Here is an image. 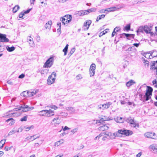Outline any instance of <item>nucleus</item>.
<instances>
[{
    "label": "nucleus",
    "instance_id": "obj_47",
    "mask_svg": "<svg viewBox=\"0 0 157 157\" xmlns=\"http://www.w3.org/2000/svg\"><path fill=\"white\" fill-rule=\"evenodd\" d=\"M132 124L134 125V127L135 128H139V125L138 123L136 124L134 121V123Z\"/></svg>",
    "mask_w": 157,
    "mask_h": 157
},
{
    "label": "nucleus",
    "instance_id": "obj_50",
    "mask_svg": "<svg viewBox=\"0 0 157 157\" xmlns=\"http://www.w3.org/2000/svg\"><path fill=\"white\" fill-rule=\"evenodd\" d=\"M25 76V75L24 74H22L18 76V78H23Z\"/></svg>",
    "mask_w": 157,
    "mask_h": 157
},
{
    "label": "nucleus",
    "instance_id": "obj_4",
    "mask_svg": "<svg viewBox=\"0 0 157 157\" xmlns=\"http://www.w3.org/2000/svg\"><path fill=\"white\" fill-rule=\"evenodd\" d=\"M54 61V58L53 56L50 57L44 63V67H50L53 64Z\"/></svg>",
    "mask_w": 157,
    "mask_h": 157
},
{
    "label": "nucleus",
    "instance_id": "obj_2",
    "mask_svg": "<svg viewBox=\"0 0 157 157\" xmlns=\"http://www.w3.org/2000/svg\"><path fill=\"white\" fill-rule=\"evenodd\" d=\"M33 107H29V106L26 105H21L20 106L19 108H15L13 109L14 111H17L20 110L24 112L28 111L29 110H31L33 109Z\"/></svg>",
    "mask_w": 157,
    "mask_h": 157
},
{
    "label": "nucleus",
    "instance_id": "obj_51",
    "mask_svg": "<svg viewBox=\"0 0 157 157\" xmlns=\"http://www.w3.org/2000/svg\"><path fill=\"white\" fill-rule=\"evenodd\" d=\"M31 9H28L27 10L25 11L23 13H24V14L28 13L30 12V10H31Z\"/></svg>",
    "mask_w": 157,
    "mask_h": 157
},
{
    "label": "nucleus",
    "instance_id": "obj_24",
    "mask_svg": "<svg viewBox=\"0 0 157 157\" xmlns=\"http://www.w3.org/2000/svg\"><path fill=\"white\" fill-rule=\"evenodd\" d=\"M47 113V110H43L39 112L38 115L40 116H46Z\"/></svg>",
    "mask_w": 157,
    "mask_h": 157
},
{
    "label": "nucleus",
    "instance_id": "obj_54",
    "mask_svg": "<svg viewBox=\"0 0 157 157\" xmlns=\"http://www.w3.org/2000/svg\"><path fill=\"white\" fill-rule=\"evenodd\" d=\"M134 48V46L132 47H131L129 48L127 50L128 51H131Z\"/></svg>",
    "mask_w": 157,
    "mask_h": 157
},
{
    "label": "nucleus",
    "instance_id": "obj_38",
    "mask_svg": "<svg viewBox=\"0 0 157 157\" xmlns=\"http://www.w3.org/2000/svg\"><path fill=\"white\" fill-rule=\"evenodd\" d=\"M117 7L115 6L111 8H108L109 11L110 12L115 11L116 10H117Z\"/></svg>",
    "mask_w": 157,
    "mask_h": 157
},
{
    "label": "nucleus",
    "instance_id": "obj_26",
    "mask_svg": "<svg viewBox=\"0 0 157 157\" xmlns=\"http://www.w3.org/2000/svg\"><path fill=\"white\" fill-rule=\"evenodd\" d=\"M67 16H65L64 17H62L60 18V21H62V24L65 25L66 23H67Z\"/></svg>",
    "mask_w": 157,
    "mask_h": 157
},
{
    "label": "nucleus",
    "instance_id": "obj_29",
    "mask_svg": "<svg viewBox=\"0 0 157 157\" xmlns=\"http://www.w3.org/2000/svg\"><path fill=\"white\" fill-rule=\"evenodd\" d=\"M6 48L8 52H11L15 50V48L14 46H12L11 47H10L9 46H7L6 47Z\"/></svg>",
    "mask_w": 157,
    "mask_h": 157
},
{
    "label": "nucleus",
    "instance_id": "obj_53",
    "mask_svg": "<svg viewBox=\"0 0 157 157\" xmlns=\"http://www.w3.org/2000/svg\"><path fill=\"white\" fill-rule=\"evenodd\" d=\"M114 29H116V30H115V32L116 33V32H118L119 31H120L121 30V29L120 28V27H117Z\"/></svg>",
    "mask_w": 157,
    "mask_h": 157
},
{
    "label": "nucleus",
    "instance_id": "obj_32",
    "mask_svg": "<svg viewBox=\"0 0 157 157\" xmlns=\"http://www.w3.org/2000/svg\"><path fill=\"white\" fill-rule=\"evenodd\" d=\"M105 16V14H102L101 15H99L97 17L96 21L97 22L99 20L101 19L102 18H104Z\"/></svg>",
    "mask_w": 157,
    "mask_h": 157
},
{
    "label": "nucleus",
    "instance_id": "obj_6",
    "mask_svg": "<svg viewBox=\"0 0 157 157\" xmlns=\"http://www.w3.org/2000/svg\"><path fill=\"white\" fill-rule=\"evenodd\" d=\"M144 136L148 138H152L154 139H157V137L155 133L148 132L144 134Z\"/></svg>",
    "mask_w": 157,
    "mask_h": 157
},
{
    "label": "nucleus",
    "instance_id": "obj_27",
    "mask_svg": "<svg viewBox=\"0 0 157 157\" xmlns=\"http://www.w3.org/2000/svg\"><path fill=\"white\" fill-rule=\"evenodd\" d=\"M135 83V82H134L132 80H131L129 81L126 82V84L127 87H130Z\"/></svg>",
    "mask_w": 157,
    "mask_h": 157
},
{
    "label": "nucleus",
    "instance_id": "obj_34",
    "mask_svg": "<svg viewBox=\"0 0 157 157\" xmlns=\"http://www.w3.org/2000/svg\"><path fill=\"white\" fill-rule=\"evenodd\" d=\"M67 23H69L70 22L72 18V16L71 15H67Z\"/></svg>",
    "mask_w": 157,
    "mask_h": 157
},
{
    "label": "nucleus",
    "instance_id": "obj_36",
    "mask_svg": "<svg viewBox=\"0 0 157 157\" xmlns=\"http://www.w3.org/2000/svg\"><path fill=\"white\" fill-rule=\"evenodd\" d=\"M130 29V25L128 24L124 28V30L127 31L129 30Z\"/></svg>",
    "mask_w": 157,
    "mask_h": 157
},
{
    "label": "nucleus",
    "instance_id": "obj_42",
    "mask_svg": "<svg viewBox=\"0 0 157 157\" xmlns=\"http://www.w3.org/2000/svg\"><path fill=\"white\" fill-rule=\"evenodd\" d=\"M27 120V116H24L20 120L21 121H26Z\"/></svg>",
    "mask_w": 157,
    "mask_h": 157
},
{
    "label": "nucleus",
    "instance_id": "obj_15",
    "mask_svg": "<svg viewBox=\"0 0 157 157\" xmlns=\"http://www.w3.org/2000/svg\"><path fill=\"white\" fill-rule=\"evenodd\" d=\"M124 118L117 117L114 118L115 121L117 123H123L124 122Z\"/></svg>",
    "mask_w": 157,
    "mask_h": 157
},
{
    "label": "nucleus",
    "instance_id": "obj_17",
    "mask_svg": "<svg viewBox=\"0 0 157 157\" xmlns=\"http://www.w3.org/2000/svg\"><path fill=\"white\" fill-rule=\"evenodd\" d=\"M123 35H125L127 39L128 40H131V38H134V35L133 34H127L126 33H122Z\"/></svg>",
    "mask_w": 157,
    "mask_h": 157
},
{
    "label": "nucleus",
    "instance_id": "obj_56",
    "mask_svg": "<svg viewBox=\"0 0 157 157\" xmlns=\"http://www.w3.org/2000/svg\"><path fill=\"white\" fill-rule=\"evenodd\" d=\"M77 130L78 129L77 128H75V129L71 130V132L74 133L77 131Z\"/></svg>",
    "mask_w": 157,
    "mask_h": 157
},
{
    "label": "nucleus",
    "instance_id": "obj_31",
    "mask_svg": "<svg viewBox=\"0 0 157 157\" xmlns=\"http://www.w3.org/2000/svg\"><path fill=\"white\" fill-rule=\"evenodd\" d=\"M28 91H25L21 93V95L22 96L27 97H28Z\"/></svg>",
    "mask_w": 157,
    "mask_h": 157
},
{
    "label": "nucleus",
    "instance_id": "obj_1",
    "mask_svg": "<svg viewBox=\"0 0 157 157\" xmlns=\"http://www.w3.org/2000/svg\"><path fill=\"white\" fill-rule=\"evenodd\" d=\"M133 134V132L129 130L123 129L119 130L118 131L113 134V136H114L119 137L120 134L124 135L126 136H129Z\"/></svg>",
    "mask_w": 157,
    "mask_h": 157
},
{
    "label": "nucleus",
    "instance_id": "obj_43",
    "mask_svg": "<svg viewBox=\"0 0 157 157\" xmlns=\"http://www.w3.org/2000/svg\"><path fill=\"white\" fill-rule=\"evenodd\" d=\"M67 115V113H65V112H62L60 113V116H63V117H66Z\"/></svg>",
    "mask_w": 157,
    "mask_h": 157
},
{
    "label": "nucleus",
    "instance_id": "obj_60",
    "mask_svg": "<svg viewBox=\"0 0 157 157\" xmlns=\"http://www.w3.org/2000/svg\"><path fill=\"white\" fill-rule=\"evenodd\" d=\"M36 39L37 40V41L38 42H39L40 40V36L38 35L36 37Z\"/></svg>",
    "mask_w": 157,
    "mask_h": 157
},
{
    "label": "nucleus",
    "instance_id": "obj_11",
    "mask_svg": "<svg viewBox=\"0 0 157 157\" xmlns=\"http://www.w3.org/2000/svg\"><path fill=\"white\" fill-rule=\"evenodd\" d=\"M124 121H126L131 124L134 123V118L132 119L131 117H124Z\"/></svg>",
    "mask_w": 157,
    "mask_h": 157
},
{
    "label": "nucleus",
    "instance_id": "obj_46",
    "mask_svg": "<svg viewBox=\"0 0 157 157\" xmlns=\"http://www.w3.org/2000/svg\"><path fill=\"white\" fill-rule=\"evenodd\" d=\"M106 10H105V9L100 10L99 11V12L100 13H105L106 12Z\"/></svg>",
    "mask_w": 157,
    "mask_h": 157
},
{
    "label": "nucleus",
    "instance_id": "obj_48",
    "mask_svg": "<svg viewBox=\"0 0 157 157\" xmlns=\"http://www.w3.org/2000/svg\"><path fill=\"white\" fill-rule=\"evenodd\" d=\"M132 124L134 125V127L135 128H139V125L138 123L136 124L134 121V123Z\"/></svg>",
    "mask_w": 157,
    "mask_h": 157
},
{
    "label": "nucleus",
    "instance_id": "obj_62",
    "mask_svg": "<svg viewBox=\"0 0 157 157\" xmlns=\"http://www.w3.org/2000/svg\"><path fill=\"white\" fill-rule=\"evenodd\" d=\"M33 128V126H31L30 127H28L27 128H26V129H28V130H26V131H29V130H30L31 128Z\"/></svg>",
    "mask_w": 157,
    "mask_h": 157
},
{
    "label": "nucleus",
    "instance_id": "obj_16",
    "mask_svg": "<svg viewBox=\"0 0 157 157\" xmlns=\"http://www.w3.org/2000/svg\"><path fill=\"white\" fill-rule=\"evenodd\" d=\"M6 122L9 123V124L11 126L14 124L15 122V121L13 118H10L6 120Z\"/></svg>",
    "mask_w": 157,
    "mask_h": 157
},
{
    "label": "nucleus",
    "instance_id": "obj_63",
    "mask_svg": "<svg viewBox=\"0 0 157 157\" xmlns=\"http://www.w3.org/2000/svg\"><path fill=\"white\" fill-rule=\"evenodd\" d=\"M140 44V43H134L133 44V45L136 46V47H138L139 46Z\"/></svg>",
    "mask_w": 157,
    "mask_h": 157
},
{
    "label": "nucleus",
    "instance_id": "obj_5",
    "mask_svg": "<svg viewBox=\"0 0 157 157\" xmlns=\"http://www.w3.org/2000/svg\"><path fill=\"white\" fill-rule=\"evenodd\" d=\"M95 64L94 63L92 64L90 66L89 70L90 77H92L95 74Z\"/></svg>",
    "mask_w": 157,
    "mask_h": 157
},
{
    "label": "nucleus",
    "instance_id": "obj_10",
    "mask_svg": "<svg viewBox=\"0 0 157 157\" xmlns=\"http://www.w3.org/2000/svg\"><path fill=\"white\" fill-rule=\"evenodd\" d=\"M154 52V51H153V52L150 51L149 52H147V53H144V54L143 55V56L145 58H147L148 56H147V54L150 53V55H149L148 57L149 58L151 59L154 57H155L156 56V55H153V54Z\"/></svg>",
    "mask_w": 157,
    "mask_h": 157
},
{
    "label": "nucleus",
    "instance_id": "obj_13",
    "mask_svg": "<svg viewBox=\"0 0 157 157\" xmlns=\"http://www.w3.org/2000/svg\"><path fill=\"white\" fill-rule=\"evenodd\" d=\"M75 14L77 16H82L86 15L85 10H81L77 11L75 13Z\"/></svg>",
    "mask_w": 157,
    "mask_h": 157
},
{
    "label": "nucleus",
    "instance_id": "obj_3",
    "mask_svg": "<svg viewBox=\"0 0 157 157\" xmlns=\"http://www.w3.org/2000/svg\"><path fill=\"white\" fill-rule=\"evenodd\" d=\"M56 75V73L53 72L51 75L49 76L47 80L48 84V85H51L54 82L56 79L55 77Z\"/></svg>",
    "mask_w": 157,
    "mask_h": 157
},
{
    "label": "nucleus",
    "instance_id": "obj_22",
    "mask_svg": "<svg viewBox=\"0 0 157 157\" xmlns=\"http://www.w3.org/2000/svg\"><path fill=\"white\" fill-rule=\"evenodd\" d=\"M96 10V9L95 8H91L86 10H85L86 15L92 12H95Z\"/></svg>",
    "mask_w": 157,
    "mask_h": 157
},
{
    "label": "nucleus",
    "instance_id": "obj_40",
    "mask_svg": "<svg viewBox=\"0 0 157 157\" xmlns=\"http://www.w3.org/2000/svg\"><path fill=\"white\" fill-rule=\"evenodd\" d=\"M151 66L152 67V69H154V68H155V65L156 64L155 62V61H152L151 62Z\"/></svg>",
    "mask_w": 157,
    "mask_h": 157
},
{
    "label": "nucleus",
    "instance_id": "obj_39",
    "mask_svg": "<svg viewBox=\"0 0 157 157\" xmlns=\"http://www.w3.org/2000/svg\"><path fill=\"white\" fill-rule=\"evenodd\" d=\"M75 48H72L70 52V53L68 54V55H69L70 56L71 55H72L73 53L75 52Z\"/></svg>",
    "mask_w": 157,
    "mask_h": 157
},
{
    "label": "nucleus",
    "instance_id": "obj_14",
    "mask_svg": "<svg viewBox=\"0 0 157 157\" xmlns=\"http://www.w3.org/2000/svg\"><path fill=\"white\" fill-rule=\"evenodd\" d=\"M144 31L147 33H149V31H151L152 29V27L150 26L149 27L147 25H144Z\"/></svg>",
    "mask_w": 157,
    "mask_h": 157
},
{
    "label": "nucleus",
    "instance_id": "obj_45",
    "mask_svg": "<svg viewBox=\"0 0 157 157\" xmlns=\"http://www.w3.org/2000/svg\"><path fill=\"white\" fill-rule=\"evenodd\" d=\"M24 13L23 11L21 12L19 14V18H21L23 17V16L24 15Z\"/></svg>",
    "mask_w": 157,
    "mask_h": 157
},
{
    "label": "nucleus",
    "instance_id": "obj_7",
    "mask_svg": "<svg viewBox=\"0 0 157 157\" xmlns=\"http://www.w3.org/2000/svg\"><path fill=\"white\" fill-rule=\"evenodd\" d=\"M112 103L109 102H108L106 104H104L103 105H100L98 106V109H107L109 108L110 106L112 105Z\"/></svg>",
    "mask_w": 157,
    "mask_h": 157
},
{
    "label": "nucleus",
    "instance_id": "obj_9",
    "mask_svg": "<svg viewBox=\"0 0 157 157\" xmlns=\"http://www.w3.org/2000/svg\"><path fill=\"white\" fill-rule=\"evenodd\" d=\"M9 40L6 37V35L0 33V41L2 42H8Z\"/></svg>",
    "mask_w": 157,
    "mask_h": 157
},
{
    "label": "nucleus",
    "instance_id": "obj_30",
    "mask_svg": "<svg viewBox=\"0 0 157 157\" xmlns=\"http://www.w3.org/2000/svg\"><path fill=\"white\" fill-rule=\"evenodd\" d=\"M6 139H3L0 141V148H2L3 147L4 144L5 143Z\"/></svg>",
    "mask_w": 157,
    "mask_h": 157
},
{
    "label": "nucleus",
    "instance_id": "obj_8",
    "mask_svg": "<svg viewBox=\"0 0 157 157\" xmlns=\"http://www.w3.org/2000/svg\"><path fill=\"white\" fill-rule=\"evenodd\" d=\"M91 23V20H88L84 23L82 28L84 30H86L89 29L90 25Z\"/></svg>",
    "mask_w": 157,
    "mask_h": 157
},
{
    "label": "nucleus",
    "instance_id": "obj_44",
    "mask_svg": "<svg viewBox=\"0 0 157 157\" xmlns=\"http://www.w3.org/2000/svg\"><path fill=\"white\" fill-rule=\"evenodd\" d=\"M15 132H16L14 130H12L9 133L8 136H9L11 135L12 134L15 133Z\"/></svg>",
    "mask_w": 157,
    "mask_h": 157
},
{
    "label": "nucleus",
    "instance_id": "obj_64",
    "mask_svg": "<svg viewBox=\"0 0 157 157\" xmlns=\"http://www.w3.org/2000/svg\"><path fill=\"white\" fill-rule=\"evenodd\" d=\"M152 83L153 85L157 84V81L156 79H155L152 81Z\"/></svg>",
    "mask_w": 157,
    "mask_h": 157
},
{
    "label": "nucleus",
    "instance_id": "obj_59",
    "mask_svg": "<svg viewBox=\"0 0 157 157\" xmlns=\"http://www.w3.org/2000/svg\"><path fill=\"white\" fill-rule=\"evenodd\" d=\"M51 25H47V24H46L45 25V27L46 29H49L51 28Z\"/></svg>",
    "mask_w": 157,
    "mask_h": 157
},
{
    "label": "nucleus",
    "instance_id": "obj_61",
    "mask_svg": "<svg viewBox=\"0 0 157 157\" xmlns=\"http://www.w3.org/2000/svg\"><path fill=\"white\" fill-rule=\"evenodd\" d=\"M36 136H34V137H33V139L32 140V141L37 139V138H38L39 137H40V136H36Z\"/></svg>",
    "mask_w": 157,
    "mask_h": 157
},
{
    "label": "nucleus",
    "instance_id": "obj_49",
    "mask_svg": "<svg viewBox=\"0 0 157 157\" xmlns=\"http://www.w3.org/2000/svg\"><path fill=\"white\" fill-rule=\"evenodd\" d=\"M67 50H68V49H67L65 48H64L63 49V52H64V56H66L67 55Z\"/></svg>",
    "mask_w": 157,
    "mask_h": 157
},
{
    "label": "nucleus",
    "instance_id": "obj_41",
    "mask_svg": "<svg viewBox=\"0 0 157 157\" xmlns=\"http://www.w3.org/2000/svg\"><path fill=\"white\" fill-rule=\"evenodd\" d=\"M5 47L0 45V52H2L4 50Z\"/></svg>",
    "mask_w": 157,
    "mask_h": 157
},
{
    "label": "nucleus",
    "instance_id": "obj_33",
    "mask_svg": "<svg viewBox=\"0 0 157 157\" xmlns=\"http://www.w3.org/2000/svg\"><path fill=\"white\" fill-rule=\"evenodd\" d=\"M20 7L18 5H16L13 8V11L14 13L16 12L19 9Z\"/></svg>",
    "mask_w": 157,
    "mask_h": 157
},
{
    "label": "nucleus",
    "instance_id": "obj_55",
    "mask_svg": "<svg viewBox=\"0 0 157 157\" xmlns=\"http://www.w3.org/2000/svg\"><path fill=\"white\" fill-rule=\"evenodd\" d=\"M36 136V135H33L32 136H31L30 137L28 136L26 138V139H27V140H29L30 139H31V138H33V137H34V136Z\"/></svg>",
    "mask_w": 157,
    "mask_h": 157
},
{
    "label": "nucleus",
    "instance_id": "obj_18",
    "mask_svg": "<svg viewBox=\"0 0 157 157\" xmlns=\"http://www.w3.org/2000/svg\"><path fill=\"white\" fill-rule=\"evenodd\" d=\"M54 115V112L53 110L51 109L47 110V113L46 116L47 117H50Z\"/></svg>",
    "mask_w": 157,
    "mask_h": 157
},
{
    "label": "nucleus",
    "instance_id": "obj_57",
    "mask_svg": "<svg viewBox=\"0 0 157 157\" xmlns=\"http://www.w3.org/2000/svg\"><path fill=\"white\" fill-rule=\"evenodd\" d=\"M76 78L78 80L79 79L82 78V76L81 75H78L77 76Z\"/></svg>",
    "mask_w": 157,
    "mask_h": 157
},
{
    "label": "nucleus",
    "instance_id": "obj_52",
    "mask_svg": "<svg viewBox=\"0 0 157 157\" xmlns=\"http://www.w3.org/2000/svg\"><path fill=\"white\" fill-rule=\"evenodd\" d=\"M116 30V29H114L113 31L112 34V37L114 36V35H115V34H116V33L115 32Z\"/></svg>",
    "mask_w": 157,
    "mask_h": 157
},
{
    "label": "nucleus",
    "instance_id": "obj_37",
    "mask_svg": "<svg viewBox=\"0 0 157 157\" xmlns=\"http://www.w3.org/2000/svg\"><path fill=\"white\" fill-rule=\"evenodd\" d=\"M28 97H31L32 96H33L34 94H35V93H34V92H30V91H28Z\"/></svg>",
    "mask_w": 157,
    "mask_h": 157
},
{
    "label": "nucleus",
    "instance_id": "obj_12",
    "mask_svg": "<svg viewBox=\"0 0 157 157\" xmlns=\"http://www.w3.org/2000/svg\"><path fill=\"white\" fill-rule=\"evenodd\" d=\"M149 148L151 151H153L155 154H157V144L152 145L149 147Z\"/></svg>",
    "mask_w": 157,
    "mask_h": 157
},
{
    "label": "nucleus",
    "instance_id": "obj_25",
    "mask_svg": "<svg viewBox=\"0 0 157 157\" xmlns=\"http://www.w3.org/2000/svg\"><path fill=\"white\" fill-rule=\"evenodd\" d=\"M147 89L146 90V92L147 94H149L150 95H152V92L153 91L152 88L149 86H147Z\"/></svg>",
    "mask_w": 157,
    "mask_h": 157
},
{
    "label": "nucleus",
    "instance_id": "obj_23",
    "mask_svg": "<svg viewBox=\"0 0 157 157\" xmlns=\"http://www.w3.org/2000/svg\"><path fill=\"white\" fill-rule=\"evenodd\" d=\"M151 96L149 94H147V92L145 93V95H144V97L145 99L144 100H143V101H147L149 99L151 98Z\"/></svg>",
    "mask_w": 157,
    "mask_h": 157
},
{
    "label": "nucleus",
    "instance_id": "obj_19",
    "mask_svg": "<svg viewBox=\"0 0 157 157\" xmlns=\"http://www.w3.org/2000/svg\"><path fill=\"white\" fill-rule=\"evenodd\" d=\"M108 128L109 127L106 124H105L103 125L100 126L98 128L99 130L101 131L106 130H108Z\"/></svg>",
    "mask_w": 157,
    "mask_h": 157
},
{
    "label": "nucleus",
    "instance_id": "obj_35",
    "mask_svg": "<svg viewBox=\"0 0 157 157\" xmlns=\"http://www.w3.org/2000/svg\"><path fill=\"white\" fill-rule=\"evenodd\" d=\"M66 110L68 111H70L71 112L73 113L75 112V109L72 107H67L66 108Z\"/></svg>",
    "mask_w": 157,
    "mask_h": 157
},
{
    "label": "nucleus",
    "instance_id": "obj_21",
    "mask_svg": "<svg viewBox=\"0 0 157 157\" xmlns=\"http://www.w3.org/2000/svg\"><path fill=\"white\" fill-rule=\"evenodd\" d=\"M52 122H54L55 125H56V124H59L60 122V120L59 119V117L55 118L52 120Z\"/></svg>",
    "mask_w": 157,
    "mask_h": 157
},
{
    "label": "nucleus",
    "instance_id": "obj_20",
    "mask_svg": "<svg viewBox=\"0 0 157 157\" xmlns=\"http://www.w3.org/2000/svg\"><path fill=\"white\" fill-rule=\"evenodd\" d=\"M141 60L144 63V66L146 67H148L149 65V62L143 57L141 58Z\"/></svg>",
    "mask_w": 157,
    "mask_h": 157
},
{
    "label": "nucleus",
    "instance_id": "obj_58",
    "mask_svg": "<svg viewBox=\"0 0 157 157\" xmlns=\"http://www.w3.org/2000/svg\"><path fill=\"white\" fill-rule=\"evenodd\" d=\"M12 147H5V149L6 151H8L9 150H10L11 148Z\"/></svg>",
    "mask_w": 157,
    "mask_h": 157
},
{
    "label": "nucleus",
    "instance_id": "obj_28",
    "mask_svg": "<svg viewBox=\"0 0 157 157\" xmlns=\"http://www.w3.org/2000/svg\"><path fill=\"white\" fill-rule=\"evenodd\" d=\"M136 31L137 33H138L139 32L143 33V32L144 31V27L143 26H140Z\"/></svg>",
    "mask_w": 157,
    "mask_h": 157
}]
</instances>
